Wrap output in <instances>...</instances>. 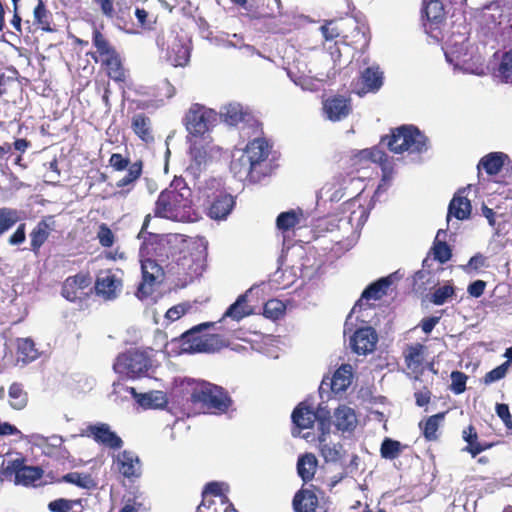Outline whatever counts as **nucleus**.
Masks as SVG:
<instances>
[{"label": "nucleus", "instance_id": "1", "mask_svg": "<svg viewBox=\"0 0 512 512\" xmlns=\"http://www.w3.org/2000/svg\"><path fill=\"white\" fill-rule=\"evenodd\" d=\"M191 190L182 180H175L162 191L155 204V215L173 221L190 220Z\"/></svg>", "mask_w": 512, "mask_h": 512}, {"label": "nucleus", "instance_id": "2", "mask_svg": "<svg viewBox=\"0 0 512 512\" xmlns=\"http://www.w3.org/2000/svg\"><path fill=\"white\" fill-rule=\"evenodd\" d=\"M216 120V113L206 107L194 104L185 116V126L189 133V141L195 139L205 143L211 142L209 131Z\"/></svg>", "mask_w": 512, "mask_h": 512}, {"label": "nucleus", "instance_id": "3", "mask_svg": "<svg viewBox=\"0 0 512 512\" xmlns=\"http://www.w3.org/2000/svg\"><path fill=\"white\" fill-rule=\"evenodd\" d=\"M388 147L394 153H421L427 150V138L418 128L404 125L393 132Z\"/></svg>", "mask_w": 512, "mask_h": 512}, {"label": "nucleus", "instance_id": "4", "mask_svg": "<svg viewBox=\"0 0 512 512\" xmlns=\"http://www.w3.org/2000/svg\"><path fill=\"white\" fill-rule=\"evenodd\" d=\"M191 401L193 403H202L207 408L215 409L219 412H225L231 404L230 397L222 387L208 382H201L193 388Z\"/></svg>", "mask_w": 512, "mask_h": 512}, {"label": "nucleus", "instance_id": "5", "mask_svg": "<svg viewBox=\"0 0 512 512\" xmlns=\"http://www.w3.org/2000/svg\"><path fill=\"white\" fill-rule=\"evenodd\" d=\"M150 367L151 360L148 354L136 349L119 355L113 365L116 373L132 379L144 375Z\"/></svg>", "mask_w": 512, "mask_h": 512}, {"label": "nucleus", "instance_id": "6", "mask_svg": "<svg viewBox=\"0 0 512 512\" xmlns=\"http://www.w3.org/2000/svg\"><path fill=\"white\" fill-rule=\"evenodd\" d=\"M26 461L21 455L4 460L0 466V482L12 481L15 485L32 486V466L27 465Z\"/></svg>", "mask_w": 512, "mask_h": 512}, {"label": "nucleus", "instance_id": "7", "mask_svg": "<svg viewBox=\"0 0 512 512\" xmlns=\"http://www.w3.org/2000/svg\"><path fill=\"white\" fill-rule=\"evenodd\" d=\"M243 149H237L232 154L230 170L241 181L259 182L263 171L258 170Z\"/></svg>", "mask_w": 512, "mask_h": 512}, {"label": "nucleus", "instance_id": "8", "mask_svg": "<svg viewBox=\"0 0 512 512\" xmlns=\"http://www.w3.org/2000/svg\"><path fill=\"white\" fill-rule=\"evenodd\" d=\"M141 269L142 282L138 287L137 296L145 298L152 293L153 286L161 280L163 270L160 264L150 258L141 260Z\"/></svg>", "mask_w": 512, "mask_h": 512}, {"label": "nucleus", "instance_id": "9", "mask_svg": "<svg viewBox=\"0 0 512 512\" xmlns=\"http://www.w3.org/2000/svg\"><path fill=\"white\" fill-rule=\"evenodd\" d=\"M190 146V156L191 161L189 166L186 169V172L193 176L194 178H198L202 171H204L209 162V154L211 151L210 143H205L201 140H193L189 141Z\"/></svg>", "mask_w": 512, "mask_h": 512}, {"label": "nucleus", "instance_id": "10", "mask_svg": "<svg viewBox=\"0 0 512 512\" xmlns=\"http://www.w3.org/2000/svg\"><path fill=\"white\" fill-rule=\"evenodd\" d=\"M474 53L473 47L470 46L467 38L463 35L453 36L447 42L445 49V58L447 62L452 64L454 68H458L461 64L466 63V59Z\"/></svg>", "mask_w": 512, "mask_h": 512}, {"label": "nucleus", "instance_id": "11", "mask_svg": "<svg viewBox=\"0 0 512 512\" xmlns=\"http://www.w3.org/2000/svg\"><path fill=\"white\" fill-rule=\"evenodd\" d=\"M270 148V145L265 139L255 138L243 149L254 166H257L256 168L258 170L263 171V177L268 175L271 171V165L267 160L270 154Z\"/></svg>", "mask_w": 512, "mask_h": 512}, {"label": "nucleus", "instance_id": "12", "mask_svg": "<svg viewBox=\"0 0 512 512\" xmlns=\"http://www.w3.org/2000/svg\"><path fill=\"white\" fill-rule=\"evenodd\" d=\"M91 282V277L86 273L68 277L62 286V296L70 302L82 301L89 294L86 289Z\"/></svg>", "mask_w": 512, "mask_h": 512}, {"label": "nucleus", "instance_id": "13", "mask_svg": "<svg viewBox=\"0 0 512 512\" xmlns=\"http://www.w3.org/2000/svg\"><path fill=\"white\" fill-rule=\"evenodd\" d=\"M85 435L92 437L95 442L110 449H120L123 445L122 439L106 423L88 425Z\"/></svg>", "mask_w": 512, "mask_h": 512}, {"label": "nucleus", "instance_id": "14", "mask_svg": "<svg viewBox=\"0 0 512 512\" xmlns=\"http://www.w3.org/2000/svg\"><path fill=\"white\" fill-rule=\"evenodd\" d=\"M121 280L110 270L101 271L95 282L97 295L105 300L115 299L121 290Z\"/></svg>", "mask_w": 512, "mask_h": 512}, {"label": "nucleus", "instance_id": "15", "mask_svg": "<svg viewBox=\"0 0 512 512\" xmlns=\"http://www.w3.org/2000/svg\"><path fill=\"white\" fill-rule=\"evenodd\" d=\"M378 335L371 327H363L355 331L350 338L352 350L359 355H366L374 351Z\"/></svg>", "mask_w": 512, "mask_h": 512}, {"label": "nucleus", "instance_id": "16", "mask_svg": "<svg viewBox=\"0 0 512 512\" xmlns=\"http://www.w3.org/2000/svg\"><path fill=\"white\" fill-rule=\"evenodd\" d=\"M350 99L343 95H336L326 99L323 103V111L327 119L340 121L351 112Z\"/></svg>", "mask_w": 512, "mask_h": 512}, {"label": "nucleus", "instance_id": "17", "mask_svg": "<svg viewBox=\"0 0 512 512\" xmlns=\"http://www.w3.org/2000/svg\"><path fill=\"white\" fill-rule=\"evenodd\" d=\"M212 325L210 322L202 323L183 333L180 337L181 350L185 353H202L203 335L200 332Z\"/></svg>", "mask_w": 512, "mask_h": 512}, {"label": "nucleus", "instance_id": "18", "mask_svg": "<svg viewBox=\"0 0 512 512\" xmlns=\"http://www.w3.org/2000/svg\"><path fill=\"white\" fill-rule=\"evenodd\" d=\"M116 464L118 471L126 478L138 477L140 475V460L137 455L130 451H123L117 455Z\"/></svg>", "mask_w": 512, "mask_h": 512}, {"label": "nucleus", "instance_id": "19", "mask_svg": "<svg viewBox=\"0 0 512 512\" xmlns=\"http://www.w3.org/2000/svg\"><path fill=\"white\" fill-rule=\"evenodd\" d=\"M334 424L342 432H351L357 425V416L351 407L340 405L334 412Z\"/></svg>", "mask_w": 512, "mask_h": 512}, {"label": "nucleus", "instance_id": "20", "mask_svg": "<svg viewBox=\"0 0 512 512\" xmlns=\"http://www.w3.org/2000/svg\"><path fill=\"white\" fill-rule=\"evenodd\" d=\"M224 122L228 125L235 126L240 122L249 123L252 120L251 114L244 110L239 103H229L225 105L220 112Z\"/></svg>", "mask_w": 512, "mask_h": 512}, {"label": "nucleus", "instance_id": "21", "mask_svg": "<svg viewBox=\"0 0 512 512\" xmlns=\"http://www.w3.org/2000/svg\"><path fill=\"white\" fill-rule=\"evenodd\" d=\"M235 205L234 198L226 193L219 194L209 208V216L214 220L225 219Z\"/></svg>", "mask_w": 512, "mask_h": 512}, {"label": "nucleus", "instance_id": "22", "mask_svg": "<svg viewBox=\"0 0 512 512\" xmlns=\"http://www.w3.org/2000/svg\"><path fill=\"white\" fill-rule=\"evenodd\" d=\"M127 391L132 394L140 406L146 409L162 408L167 404L166 395L162 391H151L148 393L139 394L133 387H128Z\"/></svg>", "mask_w": 512, "mask_h": 512}, {"label": "nucleus", "instance_id": "23", "mask_svg": "<svg viewBox=\"0 0 512 512\" xmlns=\"http://www.w3.org/2000/svg\"><path fill=\"white\" fill-rule=\"evenodd\" d=\"M465 192V189L460 190L457 194L454 195L448 207V215L447 219L451 216L459 220L467 219L471 213V203L467 199V197L462 194Z\"/></svg>", "mask_w": 512, "mask_h": 512}, {"label": "nucleus", "instance_id": "24", "mask_svg": "<svg viewBox=\"0 0 512 512\" xmlns=\"http://www.w3.org/2000/svg\"><path fill=\"white\" fill-rule=\"evenodd\" d=\"M391 282L389 278H382L378 280L377 282L371 284L368 286L362 293L361 299L354 305L352 312L355 313L357 309H361L364 305V300H378L380 299L385 293L386 289L390 286Z\"/></svg>", "mask_w": 512, "mask_h": 512}, {"label": "nucleus", "instance_id": "25", "mask_svg": "<svg viewBox=\"0 0 512 512\" xmlns=\"http://www.w3.org/2000/svg\"><path fill=\"white\" fill-rule=\"evenodd\" d=\"M293 423L297 428L308 429L315 423L314 408L309 406L307 402H301L291 415Z\"/></svg>", "mask_w": 512, "mask_h": 512}, {"label": "nucleus", "instance_id": "26", "mask_svg": "<svg viewBox=\"0 0 512 512\" xmlns=\"http://www.w3.org/2000/svg\"><path fill=\"white\" fill-rule=\"evenodd\" d=\"M167 59L174 67L185 66L190 59L189 46L181 40H175L168 50Z\"/></svg>", "mask_w": 512, "mask_h": 512}, {"label": "nucleus", "instance_id": "27", "mask_svg": "<svg viewBox=\"0 0 512 512\" xmlns=\"http://www.w3.org/2000/svg\"><path fill=\"white\" fill-rule=\"evenodd\" d=\"M352 381V367L349 364L341 365L334 373L330 388L334 393L344 392Z\"/></svg>", "mask_w": 512, "mask_h": 512}, {"label": "nucleus", "instance_id": "28", "mask_svg": "<svg viewBox=\"0 0 512 512\" xmlns=\"http://www.w3.org/2000/svg\"><path fill=\"white\" fill-rule=\"evenodd\" d=\"M132 129L134 133L144 142L150 143L154 140L151 120L143 113H138L133 116Z\"/></svg>", "mask_w": 512, "mask_h": 512}, {"label": "nucleus", "instance_id": "29", "mask_svg": "<svg viewBox=\"0 0 512 512\" xmlns=\"http://www.w3.org/2000/svg\"><path fill=\"white\" fill-rule=\"evenodd\" d=\"M462 437L467 442V446L463 448V451L470 453L472 457H476L492 446L491 444L478 441V434L472 425L463 430Z\"/></svg>", "mask_w": 512, "mask_h": 512}, {"label": "nucleus", "instance_id": "30", "mask_svg": "<svg viewBox=\"0 0 512 512\" xmlns=\"http://www.w3.org/2000/svg\"><path fill=\"white\" fill-rule=\"evenodd\" d=\"M317 505L318 499L310 490L299 491L293 499V506L296 512H315Z\"/></svg>", "mask_w": 512, "mask_h": 512}, {"label": "nucleus", "instance_id": "31", "mask_svg": "<svg viewBox=\"0 0 512 512\" xmlns=\"http://www.w3.org/2000/svg\"><path fill=\"white\" fill-rule=\"evenodd\" d=\"M506 158L507 155L501 152L490 153L480 160L478 169L482 167L487 174L495 175L501 170Z\"/></svg>", "mask_w": 512, "mask_h": 512}, {"label": "nucleus", "instance_id": "32", "mask_svg": "<svg viewBox=\"0 0 512 512\" xmlns=\"http://www.w3.org/2000/svg\"><path fill=\"white\" fill-rule=\"evenodd\" d=\"M424 349L425 347L422 344L417 343L409 345L404 352L405 363L407 367L414 372L420 369L423 363Z\"/></svg>", "mask_w": 512, "mask_h": 512}, {"label": "nucleus", "instance_id": "33", "mask_svg": "<svg viewBox=\"0 0 512 512\" xmlns=\"http://www.w3.org/2000/svg\"><path fill=\"white\" fill-rule=\"evenodd\" d=\"M252 313V309L247 305V295H240L235 303H233L224 313L223 318L230 317L235 321H240Z\"/></svg>", "mask_w": 512, "mask_h": 512}, {"label": "nucleus", "instance_id": "34", "mask_svg": "<svg viewBox=\"0 0 512 512\" xmlns=\"http://www.w3.org/2000/svg\"><path fill=\"white\" fill-rule=\"evenodd\" d=\"M55 229L53 216L44 217L34 229V249L40 247L48 238L51 231Z\"/></svg>", "mask_w": 512, "mask_h": 512}, {"label": "nucleus", "instance_id": "35", "mask_svg": "<svg viewBox=\"0 0 512 512\" xmlns=\"http://www.w3.org/2000/svg\"><path fill=\"white\" fill-rule=\"evenodd\" d=\"M317 459L313 454H305L298 459L297 471L304 482L310 481L315 474Z\"/></svg>", "mask_w": 512, "mask_h": 512}, {"label": "nucleus", "instance_id": "36", "mask_svg": "<svg viewBox=\"0 0 512 512\" xmlns=\"http://www.w3.org/2000/svg\"><path fill=\"white\" fill-rule=\"evenodd\" d=\"M14 353L17 364H29L32 361V339L29 337L17 338Z\"/></svg>", "mask_w": 512, "mask_h": 512}, {"label": "nucleus", "instance_id": "37", "mask_svg": "<svg viewBox=\"0 0 512 512\" xmlns=\"http://www.w3.org/2000/svg\"><path fill=\"white\" fill-rule=\"evenodd\" d=\"M424 13L431 24L438 25L445 17L444 6L440 0H424Z\"/></svg>", "mask_w": 512, "mask_h": 512}, {"label": "nucleus", "instance_id": "38", "mask_svg": "<svg viewBox=\"0 0 512 512\" xmlns=\"http://www.w3.org/2000/svg\"><path fill=\"white\" fill-rule=\"evenodd\" d=\"M361 78L368 91H377L383 84V73L378 67L366 68Z\"/></svg>", "mask_w": 512, "mask_h": 512}, {"label": "nucleus", "instance_id": "39", "mask_svg": "<svg viewBox=\"0 0 512 512\" xmlns=\"http://www.w3.org/2000/svg\"><path fill=\"white\" fill-rule=\"evenodd\" d=\"M103 64L106 66L107 73L110 78L115 81H122L124 79V70L116 51L105 56Z\"/></svg>", "mask_w": 512, "mask_h": 512}, {"label": "nucleus", "instance_id": "40", "mask_svg": "<svg viewBox=\"0 0 512 512\" xmlns=\"http://www.w3.org/2000/svg\"><path fill=\"white\" fill-rule=\"evenodd\" d=\"M301 217V210H289L282 212L276 219V226L279 230L288 231L300 222Z\"/></svg>", "mask_w": 512, "mask_h": 512}, {"label": "nucleus", "instance_id": "41", "mask_svg": "<svg viewBox=\"0 0 512 512\" xmlns=\"http://www.w3.org/2000/svg\"><path fill=\"white\" fill-rule=\"evenodd\" d=\"M457 69L475 75H484L486 73L484 59L480 54L476 52L471 54V56L466 59V63L461 64Z\"/></svg>", "mask_w": 512, "mask_h": 512}, {"label": "nucleus", "instance_id": "42", "mask_svg": "<svg viewBox=\"0 0 512 512\" xmlns=\"http://www.w3.org/2000/svg\"><path fill=\"white\" fill-rule=\"evenodd\" d=\"M320 452L326 462H336L341 458L342 446L340 444L326 443V435L319 436Z\"/></svg>", "mask_w": 512, "mask_h": 512}, {"label": "nucleus", "instance_id": "43", "mask_svg": "<svg viewBox=\"0 0 512 512\" xmlns=\"http://www.w3.org/2000/svg\"><path fill=\"white\" fill-rule=\"evenodd\" d=\"M9 399L10 404L15 409H22L26 406L28 397L27 393L24 391L23 386L19 383H13L9 387Z\"/></svg>", "mask_w": 512, "mask_h": 512}, {"label": "nucleus", "instance_id": "44", "mask_svg": "<svg viewBox=\"0 0 512 512\" xmlns=\"http://www.w3.org/2000/svg\"><path fill=\"white\" fill-rule=\"evenodd\" d=\"M61 481L74 484L83 489H90L95 486L94 480L87 473L70 472L65 474Z\"/></svg>", "mask_w": 512, "mask_h": 512}, {"label": "nucleus", "instance_id": "45", "mask_svg": "<svg viewBox=\"0 0 512 512\" xmlns=\"http://www.w3.org/2000/svg\"><path fill=\"white\" fill-rule=\"evenodd\" d=\"M404 448L406 446L399 441L385 438L381 444L380 453L383 458L393 460L402 453Z\"/></svg>", "mask_w": 512, "mask_h": 512}, {"label": "nucleus", "instance_id": "46", "mask_svg": "<svg viewBox=\"0 0 512 512\" xmlns=\"http://www.w3.org/2000/svg\"><path fill=\"white\" fill-rule=\"evenodd\" d=\"M19 221L18 212L14 209L0 208V237Z\"/></svg>", "mask_w": 512, "mask_h": 512}, {"label": "nucleus", "instance_id": "47", "mask_svg": "<svg viewBox=\"0 0 512 512\" xmlns=\"http://www.w3.org/2000/svg\"><path fill=\"white\" fill-rule=\"evenodd\" d=\"M496 77L504 83H512V49L503 54Z\"/></svg>", "mask_w": 512, "mask_h": 512}, {"label": "nucleus", "instance_id": "48", "mask_svg": "<svg viewBox=\"0 0 512 512\" xmlns=\"http://www.w3.org/2000/svg\"><path fill=\"white\" fill-rule=\"evenodd\" d=\"M202 353H212L227 345L226 340L218 334H204L202 337Z\"/></svg>", "mask_w": 512, "mask_h": 512}, {"label": "nucleus", "instance_id": "49", "mask_svg": "<svg viewBox=\"0 0 512 512\" xmlns=\"http://www.w3.org/2000/svg\"><path fill=\"white\" fill-rule=\"evenodd\" d=\"M444 417L445 413H438L427 419L423 429L424 437L427 440L432 441L437 439V430L444 420Z\"/></svg>", "mask_w": 512, "mask_h": 512}, {"label": "nucleus", "instance_id": "50", "mask_svg": "<svg viewBox=\"0 0 512 512\" xmlns=\"http://www.w3.org/2000/svg\"><path fill=\"white\" fill-rule=\"evenodd\" d=\"M142 173V162L136 161L130 164L128 173L123 178L116 182L117 188H125L131 186Z\"/></svg>", "mask_w": 512, "mask_h": 512}, {"label": "nucleus", "instance_id": "51", "mask_svg": "<svg viewBox=\"0 0 512 512\" xmlns=\"http://www.w3.org/2000/svg\"><path fill=\"white\" fill-rule=\"evenodd\" d=\"M288 76L297 86H300L303 90H308V91L318 90V88H319L318 83L322 82L324 80L323 78L314 79V78H312L310 76H306V75L298 76L290 70L288 71Z\"/></svg>", "mask_w": 512, "mask_h": 512}, {"label": "nucleus", "instance_id": "52", "mask_svg": "<svg viewBox=\"0 0 512 512\" xmlns=\"http://www.w3.org/2000/svg\"><path fill=\"white\" fill-rule=\"evenodd\" d=\"M285 311V305L278 299H271L264 305L263 314L266 318L276 320L279 319Z\"/></svg>", "mask_w": 512, "mask_h": 512}, {"label": "nucleus", "instance_id": "53", "mask_svg": "<svg viewBox=\"0 0 512 512\" xmlns=\"http://www.w3.org/2000/svg\"><path fill=\"white\" fill-rule=\"evenodd\" d=\"M315 421L318 422V428L321 431L322 435H327L330 431V410L326 406H319L316 411H314Z\"/></svg>", "mask_w": 512, "mask_h": 512}, {"label": "nucleus", "instance_id": "54", "mask_svg": "<svg viewBox=\"0 0 512 512\" xmlns=\"http://www.w3.org/2000/svg\"><path fill=\"white\" fill-rule=\"evenodd\" d=\"M52 15L51 13L45 9L42 0H39L37 7L34 9V19L41 26L44 31H52L50 27Z\"/></svg>", "mask_w": 512, "mask_h": 512}, {"label": "nucleus", "instance_id": "55", "mask_svg": "<svg viewBox=\"0 0 512 512\" xmlns=\"http://www.w3.org/2000/svg\"><path fill=\"white\" fill-rule=\"evenodd\" d=\"M455 294L454 287L452 285H443L435 289L431 296V302L435 305H443Z\"/></svg>", "mask_w": 512, "mask_h": 512}, {"label": "nucleus", "instance_id": "56", "mask_svg": "<svg viewBox=\"0 0 512 512\" xmlns=\"http://www.w3.org/2000/svg\"><path fill=\"white\" fill-rule=\"evenodd\" d=\"M93 45L102 56H107L115 52L114 48L109 44L106 38L98 30L93 32Z\"/></svg>", "mask_w": 512, "mask_h": 512}, {"label": "nucleus", "instance_id": "57", "mask_svg": "<svg viewBox=\"0 0 512 512\" xmlns=\"http://www.w3.org/2000/svg\"><path fill=\"white\" fill-rule=\"evenodd\" d=\"M433 251L435 259L440 263L447 262L452 256L451 249L445 241L434 242Z\"/></svg>", "mask_w": 512, "mask_h": 512}, {"label": "nucleus", "instance_id": "58", "mask_svg": "<svg viewBox=\"0 0 512 512\" xmlns=\"http://www.w3.org/2000/svg\"><path fill=\"white\" fill-rule=\"evenodd\" d=\"M451 390L455 394H461L466 389L467 376L460 371H453L451 373Z\"/></svg>", "mask_w": 512, "mask_h": 512}, {"label": "nucleus", "instance_id": "59", "mask_svg": "<svg viewBox=\"0 0 512 512\" xmlns=\"http://www.w3.org/2000/svg\"><path fill=\"white\" fill-rule=\"evenodd\" d=\"M79 501L68 500L64 498L56 499L48 504V508L51 512H69L74 505L78 504Z\"/></svg>", "mask_w": 512, "mask_h": 512}, {"label": "nucleus", "instance_id": "60", "mask_svg": "<svg viewBox=\"0 0 512 512\" xmlns=\"http://www.w3.org/2000/svg\"><path fill=\"white\" fill-rule=\"evenodd\" d=\"M509 367H510L509 361H506L503 364H501L500 366L492 369L490 372H488L485 375V378H484L485 384H490V383H493L495 381H498V380L504 378L505 375L507 374Z\"/></svg>", "mask_w": 512, "mask_h": 512}, {"label": "nucleus", "instance_id": "61", "mask_svg": "<svg viewBox=\"0 0 512 512\" xmlns=\"http://www.w3.org/2000/svg\"><path fill=\"white\" fill-rule=\"evenodd\" d=\"M97 237L104 247H110L114 243V234L106 224L100 225Z\"/></svg>", "mask_w": 512, "mask_h": 512}, {"label": "nucleus", "instance_id": "62", "mask_svg": "<svg viewBox=\"0 0 512 512\" xmlns=\"http://www.w3.org/2000/svg\"><path fill=\"white\" fill-rule=\"evenodd\" d=\"M26 240V225L21 223L18 225L15 232L9 237L8 243L11 246H18Z\"/></svg>", "mask_w": 512, "mask_h": 512}, {"label": "nucleus", "instance_id": "63", "mask_svg": "<svg viewBox=\"0 0 512 512\" xmlns=\"http://www.w3.org/2000/svg\"><path fill=\"white\" fill-rule=\"evenodd\" d=\"M48 168L44 173V178L46 182H55L59 178V171L57 168V160L55 156H52L51 159L48 161Z\"/></svg>", "mask_w": 512, "mask_h": 512}, {"label": "nucleus", "instance_id": "64", "mask_svg": "<svg viewBox=\"0 0 512 512\" xmlns=\"http://www.w3.org/2000/svg\"><path fill=\"white\" fill-rule=\"evenodd\" d=\"M109 164L117 171H123L129 168V160L119 153H113L110 157Z\"/></svg>", "mask_w": 512, "mask_h": 512}]
</instances>
